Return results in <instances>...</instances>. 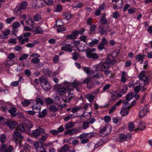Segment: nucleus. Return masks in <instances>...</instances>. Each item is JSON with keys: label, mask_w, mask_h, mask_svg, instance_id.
<instances>
[{"label": "nucleus", "mask_w": 152, "mask_h": 152, "mask_svg": "<svg viewBox=\"0 0 152 152\" xmlns=\"http://www.w3.org/2000/svg\"><path fill=\"white\" fill-rule=\"evenodd\" d=\"M69 148L68 145H64L60 149L59 152H67Z\"/></svg>", "instance_id": "nucleus-26"}, {"label": "nucleus", "mask_w": 152, "mask_h": 152, "mask_svg": "<svg viewBox=\"0 0 152 152\" xmlns=\"http://www.w3.org/2000/svg\"><path fill=\"white\" fill-rule=\"evenodd\" d=\"M89 126V123L88 122H86L83 123V127L84 129H87Z\"/></svg>", "instance_id": "nucleus-56"}, {"label": "nucleus", "mask_w": 152, "mask_h": 152, "mask_svg": "<svg viewBox=\"0 0 152 152\" xmlns=\"http://www.w3.org/2000/svg\"><path fill=\"white\" fill-rule=\"evenodd\" d=\"M115 4H117L119 9L121 8L123 6V1L122 0H117Z\"/></svg>", "instance_id": "nucleus-38"}, {"label": "nucleus", "mask_w": 152, "mask_h": 152, "mask_svg": "<svg viewBox=\"0 0 152 152\" xmlns=\"http://www.w3.org/2000/svg\"><path fill=\"white\" fill-rule=\"evenodd\" d=\"M145 128V123L143 122H140L138 125V127L135 130L136 131H137L138 129L140 130H142Z\"/></svg>", "instance_id": "nucleus-27"}, {"label": "nucleus", "mask_w": 152, "mask_h": 152, "mask_svg": "<svg viewBox=\"0 0 152 152\" xmlns=\"http://www.w3.org/2000/svg\"><path fill=\"white\" fill-rule=\"evenodd\" d=\"M134 125L133 122H130L128 125V128L129 131H132L134 128Z\"/></svg>", "instance_id": "nucleus-44"}, {"label": "nucleus", "mask_w": 152, "mask_h": 152, "mask_svg": "<svg viewBox=\"0 0 152 152\" xmlns=\"http://www.w3.org/2000/svg\"><path fill=\"white\" fill-rule=\"evenodd\" d=\"M108 129L110 130L109 127L108 126H104L102 127V129H100V132L102 136H105L108 135L110 132L111 131L110 130L108 132H107V129Z\"/></svg>", "instance_id": "nucleus-13"}, {"label": "nucleus", "mask_w": 152, "mask_h": 152, "mask_svg": "<svg viewBox=\"0 0 152 152\" xmlns=\"http://www.w3.org/2000/svg\"><path fill=\"white\" fill-rule=\"evenodd\" d=\"M17 39H19L20 43L22 45L24 44V42H28V38L27 37L23 38V37L22 36L18 37Z\"/></svg>", "instance_id": "nucleus-17"}, {"label": "nucleus", "mask_w": 152, "mask_h": 152, "mask_svg": "<svg viewBox=\"0 0 152 152\" xmlns=\"http://www.w3.org/2000/svg\"><path fill=\"white\" fill-rule=\"evenodd\" d=\"M74 95L73 93L69 92L67 91L65 95L62 97V100L64 102L66 103H68L70 102L71 99L74 97Z\"/></svg>", "instance_id": "nucleus-4"}, {"label": "nucleus", "mask_w": 152, "mask_h": 152, "mask_svg": "<svg viewBox=\"0 0 152 152\" xmlns=\"http://www.w3.org/2000/svg\"><path fill=\"white\" fill-rule=\"evenodd\" d=\"M76 133V130L74 129H69L67 131H65L64 134L65 135L69 134L70 135H72Z\"/></svg>", "instance_id": "nucleus-25"}, {"label": "nucleus", "mask_w": 152, "mask_h": 152, "mask_svg": "<svg viewBox=\"0 0 152 152\" xmlns=\"http://www.w3.org/2000/svg\"><path fill=\"white\" fill-rule=\"evenodd\" d=\"M8 111L9 113L11 114V115L12 117H14L16 115L17 111L16 109L14 107H12L8 109Z\"/></svg>", "instance_id": "nucleus-16"}, {"label": "nucleus", "mask_w": 152, "mask_h": 152, "mask_svg": "<svg viewBox=\"0 0 152 152\" xmlns=\"http://www.w3.org/2000/svg\"><path fill=\"white\" fill-rule=\"evenodd\" d=\"M68 47H71V45L70 44H66L65 46L61 47V49L62 50L66 51Z\"/></svg>", "instance_id": "nucleus-61"}, {"label": "nucleus", "mask_w": 152, "mask_h": 152, "mask_svg": "<svg viewBox=\"0 0 152 152\" xmlns=\"http://www.w3.org/2000/svg\"><path fill=\"white\" fill-rule=\"evenodd\" d=\"M129 109L127 107L123 106V109L120 112V113L122 116H126L129 113Z\"/></svg>", "instance_id": "nucleus-18"}, {"label": "nucleus", "mask_w": 152, "mask_h": 152, "mask_svg": "<svg viewBox=\"0 0 152 152\" xmlns=\"http://www.w3.org/2000/svg\"><path fill=\"white\" fill-rule=\"evenodd\" d=\"M76 35L75 33V31H74L71 34L67 35L66 38L68 39H75L76 38Z\"/></svg>", "instance_id": "nucleus-29"}, {"label": "nucleus", "mask_w": 152, "mask_h": 152, "mask_svg": "<svg viewBox=\"0 0 152 152\" xmlns=\"http://www.w3.org/2000/svg\"><path fill=\"white\" fill-rule=\"evenodd\" d=\"M85 30L84 28H80L79 29V30H76L75 31V33L76 34L77 36L79 34L80 35H82L83 34V33L85 31Z\"/></svg>", "instance_id": "nucleus-32"}, {"label": "nucleus", "mask_w": 152, "mask_h": 152, "mask_svg": "<svg viewBox=\"0 0 152 152\" xmlns=\"http://www.w3.org/2000/svg\"><path fill=\"white\" fill-rule=\"evenodd\" d=\"M10 33V31L9 29H7L6 30L3 31V34L6 36H7V35L9 34Z\"/></svg>", "instance_id": "nucleus-63"}, {"label": "nucleus", "mask_w": 152, "mask_h": 152, "mask_svg": "<svg viewBox=\"0 0 152 152\" xmlns=\"http://www.w3.org/2000/svg\"><path fill=\"white\" fill-rule=\"evenodd\" d=\"M109 65L105 63H101L99 64L96 67V70L100 72L104 71L109 68Z\"/></svg>", "instance_id": "nucleus-8"}, {"label": "nucleus", "mask_w": 152, "mask_h": 152, "mask_svg": "<svg viewBox=\"0 0 152 152\" xmlns=\"http://www.w3.org/2000/svg\"><path fill=\"white\" fill-rule=\"evenodd\" d=\"M64 18L67 20L70 19L72 16L71 14L69 12L65 13L64 14Z\"/></svg>", "instance_id": "nucleus-41"}, {"label": "nucleus", "mask_w": 152, "mask_h": 152, "mask_svg": "<svg viewBox=\"0 0 152 152\" xmlns=\"http://www.w3.org/2000/svg\"><path fill=\"white\" fill-rule=\"evenodd\" d=\"M99 43V40L96 39H94L91 42L88 44V45L91 47H92L94 45H97Z\"/></svg>", "instance_id": "nucleus-31"}, {"label": "nucleus", "mask_w": 152, "mask_h": 152, "mask_svg": "<svg viewBox=\"0 0 152 152\" xmlns=\"http://www.w3.org/2000/svg\"><path fill=\"white\" fill-rule=\"evenodd\" d=\"M26 23L27 25L31 27H33V22L32 18H29L28 20L26 21Z\"/></svg>", "instance_id": "nucleus-35"}, {"label": "nucleus", "mask_w": 152, "mask_h": 152, "mask_svg": "<svg viewBox=\"0 0 152 152\" xmlns=\"http://www.w3.org/2000/svg\"><path fill=\"white\" fill-rule=\"evenodd\" d=\"M132 137V135L131 134H126L124 133H121L119 135L118 141L120 142H122L126 141L128 138L130 139Z\"/></svg>", "instance_id": "nucleus-9"}, {"label": "nucleus", "mask_w": 152, "mask_h": 152, "mask_svg": "<svg viewBox=\"0 0 152 152\" xmlns=\"http://www.w3.org/2000/svg\"><path fill=\"white\" fill-rule=\"evenodd\" d=\"M132 93L130 94L129 93L127 94L126 96V99L125 100L128 101H130L131 99H132L133 98V96L132 95Z\"/></svg>", "instance_id": "nucleus-58"}, {"label": "nucleus", "mask_w": 152, "mask_h": 152, "mask_svg": "<svg viewBox=\"0 0 152 152\" xmlns=\"http://www.w3.org/2000/svg\"><path fill=\"white\" fill-rule=\"evenodd\" d=\"M9 119L5 118L4 117H3L0 122L1 124L2 125H5L6 124L7 125V122L8 121Z\"/></svg>", "instance_id": "nucleus-47"}, {"label": "nucleus", "mask_w": 152, "mask_h": 152, "mask_svg": "<svg viewBox=\"0 0 152 152\" xmlns=\"http://www.w3.org/2000/svg\"><path fill=\"white\" fill-rule=\"evenodd\" d=\"M34 102H33V103H35L37 104L39 103L42 105H43L44 104V102L43 101L41 100V99L39 98H36V99L34 100Z\"/></svg>", "instance_id": "nucleus-45"}, {"label": "nucleus", "mask_w": 152, "mask_h": 152, "mask_svg": "<svg viewBox=\"0 0 152 152\" xmlns=\"http://www.w3.org/2000/svg\"><path fill=\"white\" fill-rule=\"evenodd\" d=\"M15 56L14 53H11L9 54L8 56V58L9 59H12L15 58Z\"/></svg>", "instance_id": "nucleus-64"}, {"label": "nucleus", "mask_w": 152, "mask_h": 152, "mask_svg": "<svg viewBox=\"0 0 152 152\" xmlns=\"http://www.w3.org/2000/svg\"><path fill=\"white\" fill-rule=\"evenodd\" d=\"M18 122L13 120L9 119L7 122V126L9 127L10 130H12L16 127H18Z\"/></svg>", "instance_id": "nucleus-7"}, {"label": "nucleus", "mask_w": 152, "mask_h": 152, "mask_svg": "<svg viewBox=\"0 0 152 152\" xmlns=\"http://www.w3.org/2000/svg\"><path fill=\"white\" fill-rule=\"evenodd\" d=\"M134 91L136 93H138L141 89L140 86H138L136 87H135V86H134Z\"/></svg>", "instance_id": "nucleus-57"}, {"label": "nucleus", "mask_w": 152, "mask_h": 152, "mask_svg": "<svg viewBox=\"0 0 152 152\" xmlns=\"http://www.w3.org/2000/svg\"><path fill=\"white\" fill-rule=\"evenodd\" d=\"M29 55L27 53L23 54L21 57L19 58V60L20 61H22L23 60L26 59L28 56Z\"/></svg>", "instance_id": "nucleus-49"}, {"label": "nucleus", "mask_w": 152, "mask_h": 152, "mask_svg": "<svg viewBox=\"0 0 152 152\" xmlns=\"http://www.w3.org/2000/svg\"><path fill=\"white\" fill-rule=\"evenodd\" d=\"M6 136L5 134H1L0 137V141L1 142L2 144L0 147V152H12L13 149V147L10 145L7 148V145L4 143L6 141Z\"/></svg>", "instance_id": "nucleus-1"}, {"label": "nucleus", "mask_w": 152, "mask_h": 152, "mask_svg": "<svg viewBox=\"0 0 152 152\" xmlns=\"http://www.w3.org/2000/svg\"><path fill=\"white\" fill-rule=\"evenodd\" d=\"M43 73L49 76L51 74V72L48 69H46L43 71Z\"/></svg>", "instance_id": "nucleus-55"}, {"label": "nucleus", "mask_w": 152, "mask_h": 152, "mask_svg": "<svg viewBox=\"0 0 152 152\" xmlns=\"http://www.w3.org/2000/svg\"><path fill=\"white\" fill-rule=\"evenodd\" d=\"M20 26V24L18 22H16L14 23L12 25V27L13 28H15V29L18 28V27Z\"/></svg>", "instance_id": "nucleus-51"}, {"label": "nucleus", "mask_w": 152, "mask_h": 152, "mask_svg": "<svg viewBox=\"0 0 152 152\" xmlns=\"http://www.w3.org/2000/svg\"><path fill=\"white\" fill-rule=\"evenodd\" d=\"M139 77L140 80H143L144 78H146L147 77L145 76V71H142L139 74Z\"/></svg>", "instance_id": "nucleus-39"}, {"label": "nucleus", "mask_w": 152, "mask_h": 152, "mask_svg": "<svg viewBox=\"0 0 152 152\" xmlns=\"http://www.w3.org/2000/svg\"><path fill=\"white\" fill-rule=\"evenodd\" d=\"M15 19V17H12L11 18H7L6 20V22L7 23H10L14 19Z\"/></svg>", "instance_id": "nucleus-54"}, {"label": "nucleus", "mask_w": 152, "mask_h": 152, "mask_svg": "<svg viewBox=\"0 0 152 152\" xmlns=\"http://www.w3.org/2000/svg\"><path fill=\"white\" fill-rule=\"evenodd\" d=\"M118 55V53L116 51H114L112 53L111 55L108 56H111V58H115Z\"/></svg>", "instance_id": "nucleus-59"}, {"label": "nucleus", "mask_w": 152, "mask_h": 152, "mask_svg": "<svg viewBox=\"0 0 152 152\" xmlns=\"http://www.w3.org/2000/svg\"><path fill=\"white\" fill-rule=\"evenodd\" d=\"M33 20L35 21H39L42 18L40 15L38 14H36L33 17Z\"/></svg>", "instance_id": "nucleus-34"}, {"label": "nucleus", "mask_w": 152, "mask_h": 152, "mask_svg": "<svg viewBox=\"0 0 152 152\" xmlns=\"http://www.w3.org/2000/svg\"><path fill=\"white\" fill-rule=\"evenodd\" d=\"M62 9V8L61 5H58L56 6V8L55 9V12H60Z\"/></svg>", "instance_id": "nucleus-50"}, {"label": "nucleus", "mask_w": 152, "mask_h": 152, "mask_svg": "<svg viewBox=\"0 0 152 152\" xmlns=\"http://www.w3.org/2000/svg\"><path fill=\"white\" fill-rule=\"evenodd\" d=\"M101 15H103L101 18L100 22L102 24L106 25L107 23V20L105 18V14H102Z\"/></svg>", "instance_id": "nucleus-28"}, {"label": "nucleus", "mask_w": 152, "mask_h": 152, "mask_svg": "<svg viewBox=\"0 0 152 152\" xmlns=\"http://www.w3.org/2000/svg\"><path fill=\"white\" fill-rule=\"evenodd\" d=\"M13 64V61L11 60H6L5 62V65L7 66H10Z\"/></svg>", "instance_id": "nucleus-40"}, {"label": "nucleus", "mask_w": 152, "mask_h": 152, "mask_svg": "<svg viewBox=\"0 0 152 152\" xmlns=\"http://www.w3.org/2000/svg\"><path fill=\"white\" fill-rule=\"evenodd\" d=\"M76 46L77 49L79 51H85L83 49L86 45L81 41H75L72 43Z\"/></svg>", "instance_id": "nucleus-6"}, {"label": "nucleus", "mask_w": 152, "mask_h": 152, "mask_svg": "<svg viewBox=\"0 0 152 152\" xmlns=\"http://www.w3.org/2000/svg\"><path fill=\"white\" fill-rule=\"evenodd\" d=\"M40 61L39 59L37 58H33L31 60V62L34 64H37Z\"/></svg>", "instance_id": "nucleus-53"}, {"label": "nucleus", "mask_w": 152, "mask_h": 152, "mask_svg": "<svg viewBox=\"0 0 152 152\" xmlns=\"http://www.w3.org/2000/svg\"><path fill=\"white\" fill-rule=\"evenodd\" d=\"M42 134H45V130L42 128H39L33 130V135L34 137H37Z\"/></svg>", "instance_id": "nucleus-11"}, {"label": "nucleus", "mask_w": 152, "mask_h": 152, "mask_svg": "<svg viewBox=\"0 0 152 152\" xmlns=\"http://www.w3.org/2000/svg\"><path fill=\"white\" fill-rule=\"evenodd\" d=\"M27 3L26 1H23L21 3L19 7H17L15 9V12L20 16L21 13H22V11L21 10H23L25 9L27 6Z\"/></svg>", "instance_id": "nucleus-5"}, {"label": "nucleus", "mask_w": 152, "mask_h": 152, "mask_svg": "<svg viewBox=\"0 0 152 152\" xmlns=\"http://www.w3.org/2000/svg\"><path fill=\"white\" fill-rule=\"evenodd\" d=\"M75 125L74 122H67L65 126V128L66 129H68L72 128Z\"/></svg>", "instance_id": "nucleus-24"}, {"label": "nucleus", "mask_w": 152, "mask_h": 152, "mask_svg": "<svg viewBox=\"0 0 152 152\" xmlns=\"http://www.w3.org/2000/svg\"><path fill=\"white\" fill-rule=\"evenodd\" d=\"M86 56L88 58H92L94 59L98 58L99 56L97 54L95 53H87L86 52Z\"/></svg>", "instance_id": "nucleus-15"}, {"label": "nucleus", "mask_w": 152, "mask_h": 152, "mask_svg": "<svg viewBox=\"0 0 152 152\" xmlns=\"http://www.w3.org/2000/svg\"><path fill=\"white\" fill-rule=\"evenodd\" d=\"M78 55L77 53L75 52L72 53V58L74 60H76L78 59Z\"/></svg>", "instance_id": "nucleus-52"}, {"label": "nucleus", "mask_w": 152, "mask_h": 152, "mask_svg": "<svg viewBox=\"0 0 152 152\" xmlns=\"http://www.w3.org/2000/svg\"><path fill=\"white\" fill-rule=\"evenodd\" d=\"M54 102L53 100L50 97L45 98V103L46 105L51 104L53 103Z\"/></svg>", "instance_id": "nucleus-30"}, {"label": "nucleus", "mask_w": 152, "mask_h": 152, "mask_svg": "<svg viewBox=\"0 0 152 152\" xmlns=\"http://www.w3.org/2000/svg\"><path fill=\"white\" fill-rule=\"evenodd\" d=\"M119 16V14L118 11H115L114 12L113 14V17L115 19H117Z\"/></svg>", "instance_id": "nucleus-60"}, {"label": "nucleus", "mask_w": 152, "mask_h": 152, "mask_svg": "<svg viewBox=\"0 0 152 152\" xmlns=\"http://www.w3.org/2000/svg\"><path fill=\"white\" fill-rule=\"evenodd\" d=\"M56 24L55 25L56 27H61L64 25V23L62 22L61 20L59 19L56 20Z\"/></svg>", "instance_id": "nucleus-33"}, {"label": "nucleus", "mask_w": 152, "mask_h": 152, "mask_svg": "<svg viewBox=\"0 0 152 152\" xmlns=\"http://www.w3.org/2000/svg\"><path fill=\"white\" fill-rule=\"evenodd\" d=\"M47 112L46 109H44L42 110V112H38L39 113L38 116L40 118H43L47 115Z\"/></svg>", "instance_id": "nucleus-22"}, {"label": "nucleus", "mask_w": 152, "mask_h": 152, "mask_svg": "<svg viewBox=\"0 0 152 152\" xmlns=\"http://www.w3.org/2000/svg\"><path fill=\"white\" fill-rule=\"evenodd\" d=\"M148 107L147 106H145L141 109L139 112V114L140 118H142L145 116L148 112Z\"/></svg>", "instance_id": "nucleus-12"}, {"label": "nucleus", "mask_w": 152, "mask_h": 152, "mask_svg": "<svg viewBox=\"0 0 152 152\" xmlns=\"http://www.w3.org/2000/svg\"><path fill=\"white\" fill-rule=\"evenodd\" d=\"M93 78L92 77H87L84 80L83 82L87 84L88 88H90L93 87Z\"/></svg>", "instance_id": "nucleus-10"}, {"label": "nucleus", "mask_w": 152, "mask_h": 152, "mask_svg": "<svg viewBox=\"0 0 152 152\" xmlns=\"http://www.w3.org/2000/svg\"><path fill=\"white\" fill-rule=\"evenodd\" d=\"M116 62V61L113 58H112L111 56H108L106 59L105 62L108 64L113 65L115 64Z\"/></svg>", "instance_id": "nucleus-14"}, {"label": "nucleus", "mask_w": 152, "mask_h": 152, "mask_svg": "<svg viewBox=\"0 0 152 152\" xmlns=\"http://www.w3.org/2000/svg\"><path fill=\"white\" fill-rule=\"evenodd\" d=\"M42 87L44 90L46 91L49 90L51 88V86L48 81L46 82L45 84L42 85Z\"/></svg>", "instance_id": "nucleus-20"}, {"label": "nucleus", "mask_w": 152, "mask_h": 152, "mask_svg": "<svg viewBox=\"0 0 152 152\" xmlns=\"http://www.w3.org/2000/svg\"><path fill=\"white\" fill-rule=\"evenodd\" d=\"M30 103V101L25 99L23 101L21 102V104L24 107H26Z\"/></svg>", "instance_id": "nucleus-46"}, {"label": "nucleus", "mask_w": 152, "mask_h": 152, "mask_svg": "<svg viewBox=\"0 0 152 152\" xmlns=\"http://www.w3.org/2000/svg\"><path fill=\"white\" fill-rule=\"evenodd\" d=\"M59 59V56L57 55H55L53 58V62L55 63H58Z\"/></svg>", "instance_id": "nucleus-62"}, {"label": "nucleus", "mask_w": 152, "mask_h": 152, "mask_svg": "<svg viewBox=\"0 0 152 152\" xmlns=\"http://www.w3.org/2000/svg\"><path fill=\"white\" fill-rule=\"evenodd\" d=\"M86 97L90 102H91L94 100V96L91 94H87L86 95Z\"/></svg>", "instance_id": "nucleus-42"}, {"label": "nucleus", "mask_w": 152, "mask_h": 152, "mask_svg": "<svg viewBox=\"0 0 152 152\" xmlns=\"http://www.w3.org/2000/svg\"><path fill=\"white\" fill-rule=\"evenodd\" d=\"M49 109L52 112H56L58 109V108H57L55 105H52L49 107Z\"/></svg>", "instance_id": "nucleus-37"}, {"label": "nucleus", "mask_w": 152, "mask_h": 152, "mask_svg": "<svg viewBox=\"0 0 152 152\" xmlns=\"http://www.w3.org/2000/svg\"><path fill=\"white\" fill-rule=\"evenodd\" d=\"M67 91L66 88L64 87L59 88L58 90V93L61 95L65 94Z\"/></svg>", "instance_id": "nucleus-19"}, {"label": "nucleus", "mask_w": 152, "mask_h": 152, "mask_svg": "<svg viewBox=\"0 0 152 152\" xmlns=\"http://www.w3.org/2000/svg\"><path fill=\"white\" fill-rule=\"evenodd\" d=\"M13 136V140L15 142L16 145L18 144L20 145L22 140L23 139V137L20 133L16 131L14 132Z\"/></svg>", "instance_id": "nucleus-3"}, {"label": "nucleus", "mask_w": 152, "mask_h": 152, "mask_svg": "<svg viewBox=\"0 0 152 152\" xmlns=\"http://www.w3.org/2000/svg\"><path fill=\"white\" fill-rule=\"evenodd\" d=\"M82 107H73L72 109V112L73 113H75L79 109H82Z\"/></svg>", "instance_id": "nucleus-48"}, {"label": "nucleus", "mask_w": 152, "mask_h": 152, "mask_svg": "<svg viewBox=\"0 0 152 152\" xmlns=\"http://www.w3.org/2000/svg\"><path fill=\"white\" fill-rule=\"evenodd\" d=\"M33 110L35 109L37 110V111L36 112V113L40 112L41 107L40 105L38 104L35 103L31 107Z\"/></svg>", "instance_id": "nucleus-23"}, {"label": "nucleus", "mask_w": 152, "mask_h": 152, "mask_svg": "<svg viewBox=\"0 0 152 152\" xmlns=\"http://www.w3.org/2000/svg\"><path fill=\"white\" fill-rule=\"evenodd\" d=\"M33 127V125L31 122L26 120L23 121L22 125L20 124L16 129L18 131L19 130L21 132H27L29 131Z\"/></svg>", "instance_id": "nucleus-2"}, {"label": "nucleus", "mask_w": 152, "mask_h": 152, "mask_svg": "<svg viewBox=\"0 0 152 152\" xmlns=\"http://www.w3.org/2000/svg\"><path fill=\"white\" fill-rule=\"evenodd\" d=\"M39 80L41 83V86H42V85L45 84L46 82H48L47 80H46L45 79L42 77H40Z\"/></svg>", "instance_id": "nucleus-36"}, {"label": "nucleus", "mask_w": 152, "mask_h": 152, "mask_svg": "<svg viewBox=\"0 0 152 152\" xmlns=\"http://www.w3.org/2000/svg\"><path fill=\"white\" fill-rule=\"evenodd\" d=\"M99 31L102 35L106 34V31L104 27L102 25H100L98 27Z\"/></svg>", "instance_id": "nucleus-21"}, {"label": "nucleus", "mask_w": 152, "mask_h": 152, "mask_svg": "<svg viewBox=\"0 0 152 152\" xmlns=\"http://www.w3.org/2000/svg\"><path fill=\"white\" fill-rule=\"evenodd\" d=\"M35 6L37 8L43 6L42 3L39 0H37Z\"/></svg>", "instance_id": "nucleus-43"}]
</instances>
